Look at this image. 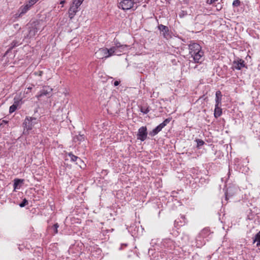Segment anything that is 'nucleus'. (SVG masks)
I'll use <instances>...</instances> for the list:
<instances>
[{
	"instance_id": "obj_1",
	"label": "nucleus",
	"mask_w": 260,
	"mask_h": 260,
	"mask_svg": "<svg viewBox=\"0 0 260 260\" xmlns=\"http://www.w3.org/2000/svg\"><path fill=\"white\" fill-rule=\"evenodd\" d=\"M139 2V0H122L118 4V7L124 11L132 9L135 10L138 8L137 4Z\"/></svg>"
},
{
	"instance_id": "obj_2",
	"label": "nucleus",
	"mask_w": 260,
	"mask_h": 260,
	"mask_svg": "<svg viewBox=\"0 0 260 260\" xmlns=\"http://www.w3.org/2000/svg\"><path fill=\"white\" fill-rule=\"evenodd\" d=\"M37 123V119L34 117H27L23 123L24 130H31L35 124Z\"/></svg>"
},
{
	"instance_id": "obj_3",
	"label": "nucleus",
	"mask_w": 260,
	"mask_h": 260,
	"mask_svg": "<svg viewBox=\"0 0 260 260\" xmlns=\"http://www.w3.org/2000/svg\"><path fill=\"white\" fill-rule=\"evenodd\" d=\"M28 34L27 37L31 38L34 37L36 34L41 29V26L39 22H34L31 24L29 28Z\"/></svg>"
},
{
	"instance_id": "obj_4",
	"label": "nucleus",
	"mask_w": 260,
	"mask_h": 260,
	"mask_svg": "<svg viewBox=\"0 0 260 260\" xmlns=\"http://www.w3.org/2000/svg\"><path fill=\"white\" fill-rule=\"evenodd\" d=\"M171 121L170 118L166 119L161 123L157 126L154 129L149 133L151 136H154L157 135L161 129L167 125Z\"/></svg>"
},
{
	"instance_id": "obj_5",
	"label": "nucleus",
	"mask_w": 260,
	"mask_h": 260,
	"mask_svg": "<svg viewBox=\"0 0 260 260\" xmlns=\"http://www.w3.org/2000/svg\"><path fill=\"white\" fill-rule=\"evenodd\" d=\"M189 54L191 56L198 54L202 51L201 46L196 43H193L189 45Z\"/></svg>"
},
{
	"instance_id": "obj_6",
	"label": "nucleus",
	"mask_w": 260,
	"mask_h": 260,
	"mask_svg": "<svg viewBox=\"0 0 260 260\" xmlns=\"http://www.w3.org/2000/svg\"><path fill=\"white\" fill-rule=\"evenodd\" d=\"M147 134V127L146 126H142L138 130V133L137 135V139L141 141H144L146 139Z\"/></svg>"
},
{
	"instance_id": "obj_7",
	"label": "nucleus",
	"mask_w": 260,
	"mask_h": 260,
	"mask_svg": "<svg viewBox=\"0 0 260 260\" xmlns=\"http://www.w3.org/2000/svg\"><path fill=\"white\" fill-rule=\"evenodd\" d=\"M107 53H108V48H102L99 49L95 54L98 58L103 59L108 57Z\"/></svg>"
},
{
	"instance_id": "obj_8",
	"label": "nucleus",
	"mask_w": 260,
	"mask_h": 260,
	"mask_svg": "<svg viewBox=\"0 0 260 260\" xmlns=\"http://www.w3.org/2000/svg\"><path fill=\"white\" fill-rule=\"evenodd\" d=\"M244 61L241 59L236 61L234 60L233 62L232 69L234 70H241L242 68L245 67Z\"/></svg>"
},
{
	"instance_id": "obj_9",
	"label": "nucleus",
	"mask_w": 260,
	"mask_h": 260,
	"mask_svg": "<svg viewBox=\"0 0 260 260\" xmlns=\"http://www.w3.org/2000/svg\"><path fill=\"white\" fill-rule=\"evenodd\" d=\"M116 48L118 52L116 54V55H120L121 53L127 50L129 48V46L126 45H121L120 43H117L116 44Z\"/></svg>"
},
{
	"instance_id": "obj_10",
	"label": "nucleus",
	"mask_w": 260,
	"mask_h": 260,
	"mask_svg": "<svg viewBox=\"0 0 260 260\" xmlns=\"http://www.w3.org/2000/svg\"><path fill=\"white\" fill-rule=\"evenodd\" d=\"M52 91V89L49 86H44L43 89L40 91V93L37 96L38 98L43 96H50V94Z\"/></svg>"
},
{
	"instance_id": "obj_11",
	"label": "nucleus",
	"mask_w": 260,
	"mask_h": 260,
	"mask_svg": "<svg viewBox=\"0 0 260 260\" xmlns=\"http://www.w3.org/2000/svg\"><path fill=\"white\" fill-rule=\"evenodd\" d=\"M204 52L202 51L200 52L198 54H196V55H193L191 56L192 57L193 61L196 63H201L204 60L203 58Z\"/></svg>"
},
{
	"instance_id": "obj_12",
	"label": "nucleus",
	"mask_w": 260,
	"mask_h": 260,
	"mask_svg": "<svg viewBox=\"0 0 260 260\" xmlns=\"http://www.w3.org/2000/svg\"><path fill=\"white\" fill-rule=\"evenodd\" d=\"M78 8L76 6H71L69 10V17L72 19L76 13L78 12Z\"/></svg>"
},
{
	"instance_id": "obj_13",
	"label": "nucleus",
	"mask_w": 260,
	"mask_h": 260,
	"mask_svg": "<svg viewBox=\"0 0 260 260\" xmlns=\"http://www.w3.org/2000/svg\"><path fill=\"white\" fill-rule=\"evenodd\" d=\"M158 27L160 31L162 33L164 37L167 38L169 36L168 27L162 24H159Z\"/></svg>"
},
{
	"instance_id": "obj_14",
	"label": "nucleus",
	"mask_w": 260,
	"mask_h": 260,
	"mask_svg": "<svg viewBox=\"0 0 260 260\" xmlns=\"http://www.w3.org/2000/svg\"><path fill=\"white\" fill-rule=\"evenodd\" d=\"M66 160H70L71 161H76L80 160V158L78 156L74 155L72 153L66 154L65 155Z\"/></svg>"
},
{
	"instance_id": "obj_15",
	"label": "nucleus",
	"mask_w": 260,
	"mask_h": 260,
	"mask_svg": "<svg viewBox=\"0 0 260 260\" xmlns=\"http://www.w3.org/2000/svg\"><path fill=\"white\" fill-rule=\"evenodd\" d=\"M210 234V230L208 228H205L203 229L199 234V236L205 238L209 235Z\"/></svg>"
},
{
	"instance_id": "obj_16",
	"label": "nucleus",
	"mask_w": 260,
	"mask_h": 260,
	"mask_svg": "<svg viewBox=\"0 0 260 260\" xmlns=\"http://www.w3.org/2000/svg\"><path fill=\"white\" fill-rule=\"evenodd\" d=\"M108 53H107V54L108 57L112 55H116V54L118 53V51H117L116 50V45L110 48V49H108Z\"/></svg>"
},
{
	"instance_id": "obj_17",
	"label": "nucleus",
	"mask_w": 260,
	"mask_h": 260,
	"mask_svg": "<svg viewBox=\"0 0 260 260\" xmlns=\"http://www.w3.org/2000/svg\"><path fill=\"white\" fill-rule=\"evenodd\" d=\"M222 114V109L219 107V105H215L214 109V116L216 118L219 117Z\"/></svg>"
},
{
	"instance_id": "obj_18",
	"label": "nucleus",
	"mask_w": 260,
	"mask_h": 260,
	"mask_svg": "<svg viewBox=\"0 0 260 260\" xmlns=\"http://www.w3.org/2000/svg\"><path fill=\"white\" fill-rule=\"evenodd\" d=\"M253 243H256V246L257 247L260 246V231H259L254 236Z\"/></svg>"
},
{
	"instance_id": "obj_19",
	"label": "nucleus",
	"mask_w": 260,
	"mask_h": 260,
	"mask_svg": "<svg viewBox=\"0 0 260 260\" xmlns=\"http://www.w3.org/2000/svg\"><path fill=\"white\" fill-rule=\"evenodd\" d=\"M221 93L220 91H217L216 92V105H219L221 101Z\"/></svg>"
},
{
	"instance_id": "obj_20",
	"label": "nucleus",
	"mask_w": 260,
	"mask_h": 260,
	"mask_svg": "<svg viewBox=\"0 0 260 260\" xmlns=\"http://www.w3.org/2000/svg\"><path fill=\"white\" fill-rule=\"evenodd\" d=\"M73 140L75 142L80 143L84 140V137L83 135H79L74 137Z\"/></svg>"
},
{
	"instance_id": "obj_21",
	"label": "nucleus",
	"mask_w": 260,
	"mask_h": 260,
	"mask_svg": "<svg viewBox=\"0 0 260 260\" xmlns=\"http://www.w3.org/2000/svg\"><path fill=\"white\" fill-rule=\"evenodd\" d=\"M18 103H19L18 101L15 102L14 104H13L12 106H10V109H9V112L10 113L14 112L17 109V105H18Z\"/></svg>"
},
{
	"instance_id": "obj_22",
	"label": "nucleus",
	"mask_w": 260,
	"mask_h": 260,
	"mask_svg": "<svg viewBox=\"0 0 260 260\" xmlns=\"http://www.w3.org/2000/svg\"><path fill=\"white\" fill-rule=\"evenodd\" d=\"M30 7H31V6H29L28 4H27L23 7L21 8V12L20 13V15L26 13Z\"/></svg>"
},
{
	"instance_id": "obj_23",
	"label": "nucleus",
	"mask_w": 260,
	"mask_h": 260,
	"mask_svg": "<svg viewBox=\"0 0 260 260\" xmlns=\"http://www.w3.org/2000/svg\"><path fill=\"white\" fill-rule=\"evenodd\" d=\"M82 2L81 0H73L72 6H76L78 8Z\"/></svg>"
},
{
	"instance_id": "obj_24",
	"label": "nucleus",
	"mask_w": 260,
	"mask_h": 260,
	"mask_svg": "<svg viewBox=\"0 0 260 260\" xmlns=\"http://www.w3.org/2000/svg\"><path fill=\"white\" fill-rule=\"evenodd\" d=\"M11 45V47H10L9 49L6 52V54H7L8 53L9 50H11L12 49H13L15 47L18 46V43L16 41H13L12 42Z\"/></svg>"
},
{
	"instance_id": "obj_25",
	"label": "nucleus",
	"mask_w": 260,
	"mask_h": 260,
	"mask_svg": "<svg viewBox=\"0 0 260 260\" xmlns=\"http://www.w3.org/2000/svg\"><path fill=\"white\" fill-rule=\"evenodd\" d=\"M28 204V201L26 199H24L23 201L19 204L20 207H23Z\"/></svg>"
},
{
	"instance_id": "obj_26",
	"label": "nucleus",
	"mask_w": 260,
	"mask_h": 260,
	"mask_svg": "<svg viewBox=\"0 0 260 260\" xmlns=\"http://www.w3.org/2000/svg\"><path fill=\"white\" fill-rule=\"evenodd\" d=\"M59 225L58 223H55L53 225L52 228L53 229L54 234H57L58 233L57 229Z\"/></svg>"
},
{
	"instance_id": "obj_27",
	"label": "nucleus",
	"mask_w": 260,
	"mask_h": 260,
	"mask_svg": "<svg viewBox=\"0 0 260 260\" xmlns=\"http://www.w3.org/2000/svg\"><path fill=\"white\" fill-rule=\"evenodd\" d=\"M149 110L148 108H144L143 107L141 108V112H142L144 114H147L149 112Z\"/></svg>"
},
{
	"instance_id": "obj_28",
	"label": "nucleus",
	"mask_w": 260,
	"mask_h": 260,
	"mask_svg": "<svg viewBox=\"0 0 260 260\" xmlns=\"http://www.w3.org/2000/svg\"><path fill=\"white\" fill-rule=\"evenodd\" d=\"M197 144H198V147L202 146L204 144V142L201 139H197Z\"/></svg>"
},
{
	"instance_id": "obj_29",
	"label": "nucleus",
	"mask_w": 260,
	"mask_h": 260,
	"mask_svg": "<svg viewBox=\"0 0 260 260\" xmlns=\"http://www.w3.org/2000/svg\"><path fill=\"white\" fill-rule=\"evenodd\" d=\"M21 182H22V180H21L20 179H15L14 180V187L16 188V186L18 185V184Z\"/></svg>"
},
{
	"instance_id": "obj_30",
	"label": "nucleus",
	"mask_w": 260,
	"mask_h": 260,
	"mask_svg": "<svg viewBox=\"0 0 260 260\" xmlns=\"http://www.w3.org/2000/svg\"><path fill=\"white\" fill-rule=\"evenodd\" d=\"M37 1H38V0H29L27 4L29 6H32L35 4H36Z\"/></svg>"
},
{
	"instance_id": "obj_31",
	"label": "nucleus",
	"mask_w": 260,
	"mask_h": 260,
	"mask_svg": "<svg viewBox=\"0 0 260 260\" xmlns=\"http://www.w3.org/2000/svg\"><path fill=\"white\" fill-rule=\"evenodd\" d=\"M240 2L239 0H235L233 3V5L235 7H238L240 5Z\"/></svg>"
},
{
	"instance_id": "obj_32",
	"label": "nucleus",
	"mask_w": 260,
	"mask_h": 260,
	"mask_svg": "<svg viewBox=\"0 0 260 260\" xmlns=\"http://www.w3.org/2000/svg\"><path fill=\"white\" fill-rule=\"evenodd\" d=\"M43 74V72L42 71H37V72H35L34 73V74L35 75L39 76H42Z\"/></svg>"
},
{
	"instance_id": "obj_33",
	"label": "nucleus",
	"mask_w": 260,
	"mask_h": 260,
	"mask_svg": "<svg viewBox=\"0 0 260 260\" xmlns=\"http://www.w3.org/2000/svg\"><path fill=\"white\" fill-rule=\"evenodd\" d=\"M218 0H208L207 3L209 4H212L214 3H215V2L217 1Z\"/></svg>"
},
{
	"instance_id": "obj_34",
	"label": "nucleus",
	"mask_w": 260,
	"mask_h": 260,
	"mask_svg": "<svg viewBox=\"0 0 260 260\" xmlns=\"http://www.w3.org/2000/svg\"><path fill=\"white\" fill-rule=\"evenodd\" d=\"M119 83H120V82H119V81H115L114 82V86H117V85H118L119 84Z\"/></svg>"
},
{
	"instance_id": "obj_35",
	"label": "nucleus",
	"mask_w": 260,
	"mask_h": 260,
	"mask_svg": "<svg viewBox=\"0 0 260 260\" xmlns=\"http://www.w3.org/2000/svg\"><path fill=\"white\" fill-rule=\"evenodd\" d=\"M225 200L228 201V191L225 192Z\"/></svg>"
},
{
	"instance_id": "obj_36",
	"label": "nucleus",
	"mask_w": 260,
	"mask_h": 260,
	"mask_svg": "<svg viewBox=\"0 0 260 260\" xmlns=\"http://www.w3.org/2000/svg\"><path fill=\"white\" fill-rule=\"evenodd\" d=\"M65 3H66L65 0H62L60 2V4L62 5H63ZM62 7H63V6H62Z\"/></svg>"
},
{
	"instance_id": "obj_37",
	"label": "nucleus",
	"mask_w": 260,
	"mask_h": 260,
	"mask_svg": "<svg viewBox=\"0 0 260 260\" xmlns=\"http://www.w3.org/2000/svg\"><path fill=\"white\" fill-rule=\"evenodd\" d=\"M181 218L183 219L184 220L185 219V216L184 215L181 216Z\"/></svg>"
},
{
	"instance_id": "obj_38",
	"label": "nucleus",
	"mask_w": 260,
	"mask_h": 260,
	"mask_svg": "<svg viewBox=\"0 0 260 260\" xmlns=\"http://www.w3.org/2000/svg\"><path fill=\"white\" fill-rule=\"evenodd\" d=\"M31 89H32V87H28V88H27V89H28V90H31Z\"/></svg>"
}]
</instances>
